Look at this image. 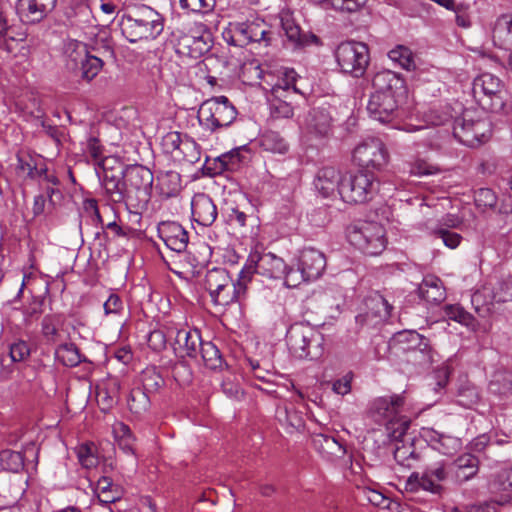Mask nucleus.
Here are the masks:
<instances>
[{"label":"nucleus","mask_w":512,"mask_h":512,"mask_svg":"<svg viewBox=\"0 0 512 512\" xmlns=\"http://www.w3.org/2000/svg\"><path fill=\"white\" fill-rule=\"evenodd\" d=\"M307 125L311 133L326 136L331 128V117L324 109H313L309 115Z\"/></svg>","instance_id":"37998d69"},{"label":"nucleus","mask_w":512,"mask_h":512,"mask_svg":"<svg viewBox=\"0 0 512 512\" xmlns=\"http://www.w3.org/2000/svg\"><path fill=\"white\" fill-rule=\"evenodd\" d=\"M453 135L462 144L476 147L490 137L491 123L487 118L480 117L476 111L465 109L454 120Z\"/></svg>","instance_id":"423d86ee"},{"label":"nucleus","mask_w":512,"mask_h":512,"mask_svg":"<svg viewBox=\"0 0 512 512\" xmlns=\"http://www.w3.org/2000/svg\"><path fill=\"white\" fill-rule=\"evenodd\" d=\"M193 220L202 226L212 225L217 218V208L213 200L201 193L193 197L191 202Z\"/></svg>","instance_id":"cd10ccee"},{"label":"nucleus","mask_w":512,"mask_h":512,"mask_svg":"<svg viewBox=\"0 0 512 512\" xmlns=\"http://www.w3.org/2000/svg\"><path fill=\"white\" fill-rule=\"evenodd\" d=\"M489 489L499 496L498 502L501 504L512 500V469L498 472L489 483Z\"/></svg>","instance_id":"473e14b6"},{"label":"nucleus","mask_w":512,"mask_h":512,"mask_svg":"<svg viewBox=\"0 0 512 512\" xmlns=\"http://www.w3.org/2000/svg\"><path fill=\"white\" fill-rule=\"evenodd\" d=\"M290 354L297 359H317L324 352V336L307 323L292 324L286 333Z\"/></svg>","instance_id":"7ed1b4c3"},{"label":"nucleus","mask_w":512,"mask_h":512,"mask_svg":"<svg viewBox=\"0 0 512 512\" xmlns=\"http://www.w3.org/2000/svg\"><path fill=\"white\" fill-rule=\"evenodd\" d=\"M9 355L13 362H21L30 356V348L27 342L18 340L9 346Z\"/></svg>","instance_id":"338daca9"},{"label":"nucleus","mask_w":512,"mask_h":512,"mask_svg":"<svg viewBox=\"0 0 512 512\" xmlns=\"http://www.w3.org/2000/svg\"><path fill=\"white\" fill-rule=\"evenodd\" d=\"M450 468L445 462H436L422 472H413L407 479L406 489L411 492L424 490L432 494L440 495L444 491L442 482L447 480Z\"/></svg>","instance_id":"f8f14e48"},{"label":"nucleus","mask_w":512,"mask_h":512,"mask_svg":"<svg viewBox=\"0 0 512 512\" xmlns=\"http://www.w3.org/2000/svg\"><path fill=\"white\" fill-rule=\"evenodd\" d=\"M17 171L30 179H37L46 173L47 167L39 158L30 154H17Z\"/></svg>","instance_id":"e433bc0d"},{"label":"nucleus","mask_w":512,"mask_h":512,"mask_svg":"<svg viewBox=\"0 0 512 512\" xmlns=\"http://www.w3.org/2000/svg\"><path fill=\"white\" fill-rule=\"evenodd\" d=\"M61 319L59 315H45L41 322L42 335L48 343H55L59 336Z\"/></svg>","instance_id":"864d4df0"},{"label":"nucleus","mask_w":512,"mask_h":512,"mask_svg":"<svg viewBox=\"0 0 512 512\" xmlns=\"http://www.w3.org/2000/svg\"><path fill=\"white\" fill-rule=\"evenodd\" d=\"M488 393L498 400L508 399L512 396V372L506 369H497L491 375L487 387Z\"/></svg>","instance_id":"c85d7f7f"},{"label":"nucleus","mask_w":512,"mask_h":512,"mask_svg":"<svg viewBox=\"0 0 512 512\" xmlns=\"http://www.w3.org/2000/svg\"><path fill=\"white\" fill-rule=\"evenodd\" d=\"M103 146L100 140L94 136H90L85 145L84 153L87 158L94 163L96 168L106 165V158L103 155Z\"/></svg>","instance_id":"8fccbe9b"},{"label":"nucleus","mask_w":512,"mask_h":512,"mask_svg":"<svg viewBox=\"0 0 512 512\" xmlns=\"http://www.w3.org/2000/svg\"><path fill=\"white\" fill-rule=\"evenodd\" d=\"M344 181V174L334 166H324L316 174L314 185L323 197H331L336 193L340 195V186Z\"/></svg>","instance_id":"bb28decb"},{"label":"nucleus","mask_w":512,"mask_h":512,"mask_svg":"<svg viewBox=\"0 0 512 512\" xmlns=\"http://www.w3.org/2000/svg\"><path fill=\"white\" fill-rule=\"evenodd\" d=\"M393 341L401 346L402 351L410 352L420 364L432 363L428 340L415 330L400 331L394 334Z\"/></svg>","instance_id":"2eb2a0df"},{"label":"nucleus","mask_w":512,"mask_h":512,"mask_svg":"<svg viewBox=\"0 0 512 512\" xmlns=\"http://www.w3.org/2000/svg\"><path fill=\"white\" fill-rule=\"evenodd\" d=\"M349 243L366 255L376 256L386 248L383 226L377 222L359 221L346 230Z\"/></svg>","instance_id":"20e7f679"},{"label":"nucleus","mask_w":512,"mask_h":512,"mask_svg":"<svg viewBox=\"0 0 512 512\" xmlns=\"http://www.w3.org/2000/svg\"><path fill=\"white\" fill-rule=\"evenodd\" d=\"M259 141L261 147L271 153L285 154L289 150L288 141L277 131H265Z\"/></svg>","instance_id":"79ce46f5"},{"label":"nucleus","mask_w":512,"mask_h":512,"mask_svg":"<svg viewBox=\"0 0 512 512\" xmlns=\"http://www.w3.org/2000/svg\"><path fill=\"white\" fill-rule=\"evenodd\" d=\"M124 178L129 189V195L135 191L143 201H148L154 181L153 173L143 165H132L125 169Z\"/></svg>","instance_id":"a211bd4d"},{"label":"nucleus","mask_w":512,"mask_h":512,"mask_svg":"<svg viewBox=\"0 0 512 512\" xmlns=\"http://www.w3.org/2000/svg\"><path fill=\"white\" fill-rule=\"evenodd\" d=\"M169 338L173 339L172 347L175 354L181 358H197L202 345L200 331L197 329L168 328Z\"/></svg>","instance_id":"dca6fc26"},{"label":"nucleus","mask_w":512,"mask_h":512,"mask_svg":"<svg viewBox=\"0 0 512 512\" xmlns=\"http://www.w3.org/2000/svg\"><path fill=\"white\" fill-rule=\"evenodd\" d=\"M420 435L432 449L446 456L454 455L462 447L460 438L440 433L433 428H422Z\"/></svg>","instance_id":"393cba45"},{"label":"nucleus","mask_w":512,"mask_h":512,"mask_svg":"<svg viewBox=\"0 0 512 512\" xmlns=\"http://www.w3.org/2000/svg\"><path fill=\"white\" fill-rule=\"evenodd\" d=\"M365 305L367 311L355 317L356 324L360 327H376L378 324L388 320L393 309V306L389 304L387 299L378 292L370 295L366 299Z\"/></svg>","instance_id":"4468645a"},{"label":"nucleus","mask_w":512,"mask_h":512,"mask_svg":"<svg viewBox=\"0 0 512 512\" xmlns=\"http://www.w3.org/2000/svg\"><path fill=\"white\" fill-rule=\"evenodd\" d=\"M167 337H169L168 331L157 329L150 332L147 342L152 350L160 352L166 348Z\"/></svg>","instance_id":"774afa93"},{"label":"nucleus","mask_w":512,"mask_h":512,"mask_svg":"<svg viewBox=\"0 0 512 512\" xmlns=\"http://www.w3.org/2000/svg\"><path fill=\"white\" fill-rule=\"evenodd\" d=\"M103 65L104 62L100 56L88 52L87 57L83 59V63L78 68L81 78L88 82L93 80L102 70Z\"/></svg>","instance_id":"49530a36"},{"label":"nucleus","mask_w":512,"mask_h":512,"mask_svg":"<svg viewBox=\"0 0 512 512\" xmlns=\"http://www.w3.org/2000/svg\"><path fill=\"white\" fill-rule=\"evenodd\" d=\"M444 314L449 320L458 322L464 326H471L474 322L472 314L459 305H446Z\"/></svg>","instance_id":"bf43d9fd"},{"label":"nucleus","mask_w":512,"mask_h":512,"mask_svg":"<svg viewBox=\"0 0 512 512\" xmlns=\"http://www.w3.org/2000/svg\"><path fill=\"white\" fill-rule=\"evenodd\" d=\"M141 384L140 388L151 395L164 385V379L155 368H147L141 374Z\"/></svg>","instance_id":"5fc2aeb1"},{"label":"nucleus","mask_w":512,"mask_h":512,"mask_svg":"<svg viewBox=\"0 0 512 512\" xmlns=\"http://www.w3.org/2000/svg\"><path fill=\"white\" fill-rule=\"evenodd\" d=\"M492 40L496 47L504 50L512 49V14L500 15L494 24Z\"/></svg>","instance_id":"c756f323"},{"label":"nucleus","mask_w":512,"mask_h":512,"mask_svg":"<svg viewBox=\"0 0 512 512\" xmlns=\"http://www.w3.org/2000/svg\"><path fill=\"white\" fill-rule=\"evenodd\" d=\"M389 153L379 138H369L359 143L353 151V160L361 168L381 170L386 166Z\"/></svg>","instance_id":"ddd939ff"},{"label":"nucleus","mask_w":512,"mask_h":512,"mask_svg":"<svg viewBox=\"0 0 512 512\" xmlns=\"http://www.w3.org/2000/svg\"><path fill=\"white\" fill-rule=\"evenodd\" d=\"M378 188L379 183L372 173L362 170L346 173L340 186V197L349 204H363L373 199Z\"/></svg>","instance_id":"6e6552de"},{"label":"nucleus","mask_w":512,"mask_h":512,"mask_svg":"<svg viewBox=\"0 0 512 512\" xmlns=\"http://www.w3.org/2000/svg\"><path fill=\"white\" fill-rule=\"evenodd\" d=\"M233 32L234 41L238 45H246L252 42H265L268 45L271 41V32L262 20L237 23Z\"/></svg>","instance_id":"6ab92c4d"},{"label":"nucleus","mask_w":512,"mask_h":512,"mask_svg":"<svg viewBox=\"0 0 512 512\" xmlns=\"http://www.w3.org/2000/svg\"><path fill=\"white\" fill-rule=\"evenodd\" d=\"M394 459L402 467L412 468L419 460V454L416 452L413 444L396 445L394 449Z\"/></svg>","instance_id":"de8ad7c7"},{"label":"nucleus","mask_w":512,"mask_h":512,"mask_svg":"<svg viewBox=\"0 0 512 512\" xmlns=\"http://www.w3.org/2000/svg\"><path fill=\"white\" fill-rule=\"evenodd\" d=\"M95 170L111 201L121 203L129 197V189L124 178L125 170L108 169L106 165Z\"/></svg>","instance_id":"f3484780"},{"label":"nucleus","mask_w":512,"mask_h":512,"mask_svg":"<svg viewBox=\"0 0 512 512\" xmlns=\"http://www.w3.org/2000/svg\"><path fill=\"white\" fill-rule=\"evenodd\" d=\"M449 467L454 481L462 485L477 476L480 460L476 455L465 452L455 458Z\"/></svg>","instance_id":"b1692460"},{"label":"nucleus","mask_w":512,"mask_h":512,"mask_svg":"<svg viewBox=\"0 0 512 512\" xmlns=\"http://www.w3.org/2000/svg\"><path fill=\"white\" fill-rule=\"evenodd\" d=\"M176 157L189 164L197 163L201 157V148L196 141L187 135L184 136V142Z\"/></svg>","instance_id":"3c124183"},{"label":"nucleus","mask_w":512,"mask_h":512,"mask_svg":"<svg viewBox=\"0 0 512 512\" xmlns=\"http://www.w3.org/2000/svg\"><path fill=\"white\" fill-rule=\"evenodd\" d=\"M54 354L56 360L67 367H75L84 361L78 347L72 342L60 344Z\"/></svg>","instance_id":"a19ab883"},{"label":"nucleus","mask_w":512,"mask_h":512,"mask_svg":"<svg viewBox=\"0 0 512 512\" xmlns=\"http://www.w3.org/2000/svg\"><path fill=\"white\" fill-rule=\"evenodd\" d=\"M158 185L161 194L171 197L180 190V175L174 171H168L158 177Z\"/></svg>","instance_id":"603ef678"},{"label":"nucleus","mask_w":512,"mask_h":512,"mask_svg":"<svg viewBox=\"0 0 512 512\" xmlns=\"http://www.w3.org/2000/svg\"><path fill=\"white\" fill-rule=\"evenodd\" d=\"M122 35L131 43L156 39L164 29V18L156 10L142 6L124 14L120 20Z\"/></svg>","instance_id":"f257e3e1"},{"label":"nucleus","mask_w":512,"mask_h":512,"mask_svg":"<svg viewBox=\"0 0 512 512\" xmlns=\"http://www.w3.org/2000/svg\"><path fill=\"white\" fill-rule=\"evenodd\" d=\"M295 81L296 72L293 69L286 70L284 72V77L279 79L273 87L279 86L282 90H284V95H288V97L291 98L292 95L300 93L295 86Z\"/></svg>","instance_id":"69168bd1"},{"label":"nucleus","mask_w":512,"mask_h":512,"mask_svg":"<svg viewBox=\"0 0 512 512\" xmlns=\"http://www.w3.org/2000/svg\"><path fill=\"white\" fill-rule=\"evenodd\" d=\"M229 273L224 268H214L207 271L204 279V287L209 292L211 301L214 300L220 289L230 280Z\"/></svg>","instance_id":"58836bf2"},{"label":"nucleus","mask_w":512,"mask_h":512,"mask_svg":"<svg viewBox=\"0 0 512 512\" xmlns=\"http://www.w3.org/2000/svg\"><path fill=\"white\" fill-rule=\"evenodd\" d=\"M7 9L0 3V53L10 55L19 48L18 39L11 35Z\"/></svg>","instance_id":"72a5a7b5"},{"label":"nucleus","mask_w":512,"mask_h":512,"mask_svg":"<svg viewBox=\"0 0 512 512\" xmlns=\"http://www.w3.org/2000/svg\"><path fill=\"white\" fill-rule=\"evenodd\" d=\"M278 417L280 421L285 422L286 425L291 429L290 432L294 430L299 431L304 428V420L302 414L298 412L293 406L284 407L283 411L278 410Z\"/></svg>","instance_id":"13d9d810"},{"label":"nucleus","mask_w":512,"mask_h":512,"mask_svg":"<svg viewBox=\"0 0 512 512\" xmlns=\"http://www.w3.org/2000/svg\"><path fill=\"white\" fill-rule=\"evenodd\" d=\"M199 355L204 365L211 370L221 369L224 364L220 350L211 341L202 342Z\"/></svg>","instance_id":"c03bdc74"},{"label":"nucleus","mask_w":512,"mask_h":512,"mask_svg":"<svg viewBox=\"0 0 512 512\" xmlns=\"http://www.w3.org/2000/svg\"><path fill=\"white\" fill-rule=\"evenodd\" d=\"M246 293V285L243 282H233L231 279L220 289L218 296L214 298V305L227 306L240 301Z\"/></svg>","instance_id":"c9c22d12"},{"label":"nucleus","mask_w":512,"mask_h":512,"mask_svg":"<svg viewBox=\"0 0 512 512\" xmlns=\"http://www.w3.org/2000/svg\"><path fill=\"white\" fill-rule=\"evenodd\" d=\"M472 91L474 97L483 108L496 113L510 114L512 108L504 101L503 82L493 74L484 73L473 81Z\"/></svg>","instance_id":"0eeeda50"},{"label":"nucleus","mask_w":512,"mask_h":512,"mask_svg":"<svg viewBox=\"0 0 512 512\" xmlns=\"http://www.w3.org/2000/svg\"><path fill=\"white\" fill-rule=\"evenodd\" d=\"M272 96L270 100V114L274 119L290 118L294 114L292 99L284 95V90L279 86L272 87Z\"/></svg>","instance_id":"2f4dec72"},{"label":"nucleus","mask_w":512,"mask_h":512,"mask_svg":"<svg viewBox=\"0 0 512 512\" xmlns=\"http://www.w3.org/2000/svg\"><path fill=\"white\" fill-rule=\"evenodd\" d=\"M281 26L288 42L295 48L305 46L310 42H318L316 35L302 33L300 27L288 14L281 17Z\"/></svg>","instance_id":"7c9ffc66"},{"label":"nucleus","mask_w":512,"mask_h":512,"mask_svg":"<svg viewBox=\"0 0 512 512\" xmlns=\"http://www.w3.org/2000/svg\"><path fill=\"white\" fill-rule=\"evenodd\" d=\"M475 203L479 208L495 209L497 205V196L489 188H481L475 192Z\"/></svg>","instance_id":"0e129e2a"},{"label":"nucleus","mask_w":512,"mask_h":512,"mask_svg":"<svg viewBox=\"0 0 512 512\" xmlns=\"http://www.w3.org/2000/svg\"><path fill=\"white\" fill-rule=\"evenodd\" d=\"M335 59L342 73L360 78L369 65V48L363 42L345 41L337 46Z\"/></svg>","instance_id":"1a4fd4ad"},{"label":"nucleus","mask_w":512,"mask_h":512,"mask_svg":"<svg viewBox=\"0 0 512 512\" xmlns=\"http://www.w3.org/2000/svg\"><path fill=\"white\" fill-rule=\"evenodd\" d=\"M388 57L407 71L413 70L416 67L412 51L404 45H397L391 49L388 52Z\"/></svg>","instance_id":"09e8293b"},{"label":"nucleus","mask_w":512,"mask_h":512,"mask_svg":"<svg viewBox=\"0 0 512 512\" xmlns=\"http://www.w3.org/2000/svg\"><path fill=\"white\" fill-rule=\"evenodd\" d=\"M150 405V395L145 390L135 387L130 391L128 407L132 413L141 415L149 410Z\"/></svg>","instance_id":"a18cd8bd"},{"label":"nucleus","mask_w":512,"mask_h":512,"mask_svg":"<svg viewBox=\"0 0 512 512\" xmlns=\"http://www.w3.org/2000/svg\"><path fill=\"white\" fill-rule=\"evenodd\" d=\"M292 271L284 260L273 253L251 252L241 273H257L269 279H284Z\"/></svg>","instance_id":"9b49d317"},{"label":"nucleus","mask_w":512,"mask_h":512,"mask_svg":"<svg viewBox=\"0 0 512 512\" xmlns=\"http://www.w3.org/2000/svg\"><path fill=\"white\" fill-rule=\"evenodd\" d=\"M180 7L193 13H207L214 8L215 0H179Z\"/></svg>","instance_id":"e2e57ef3"},{"label":"nucleus","mask_w":512,"mask_h":512,"mask_svg":"<svg viewBox=\"0 0 512 512\" xmlns=\"http://www.w3.org/2000/svg\"><path fill=\"white\" fill-rule=\"evenodd\" d=\"M398 101L399 99L390 94L373 92L367 104V111L373 119L381 123H388L396 115Z\"/></svg>","instance_id":"aec40b11"},{"label":"nucleus","mask_w":512,"mask_h":512,"mask_svg":"<svg viewBox=\"0 0 512 512\" xmlns=\"http://www.w3.org/2000/svg\"><path fill=\"white\" fill-rule=\"evenodd\" d=\"M197 117L203 128L216 132L235 121L237 110L226 96H216L202 102Z\"/></svg>","instance_id":"39448f33"},{"label":"nucleus","mask_w":512,"mask_h":512,"mask_svg":"<svg viewBox=\"0 0 512 512\" xmlns=\"http://www.w3.org/2000/svg\"><path fill=\"white\" fill-rule=\"evenodd\" d=\"M0 462L4 469L19 472L24 467V456L21 452L6 449L0 452Z\"/></svg>","instance_id":"4d7b16f0"},{"label":"nucleus","mask_w":512,"mask_h":512,"mask_svg":"<svg viewBox=\"0 0 512 512\" xmlns=\"http://www.w3.org/2000/svg\"><path fill=\"white\" fill-rule=\"evenodd\" d=\"M314 443L319 447L321 453L341 456L344 455V447L332 436L317 435L314 439Z\"/></svg>","instance_id":"6e6d98bb"},{"label":"nucleus","mask_w":512,"mask_h":512,"mask_svg":"<svg viewBox=\"0 0 512 512\" xmlns=\"http://www.w3.org/2000/svg\"><path fill=\"white\" fill-rule=\"evenodd\" d=\"M418 295L428 303H439L445 298L442 281L433 275L424 277L418 287Z\"/></svg>","instance_id":"f704fd0d"},{"label":"nucleus","mask_w":512,"mask_h":512,"mask_svg":"<svg viewBox=\"0 0 512 512\" xmlns=\"http://www.w3.org/2000/svg\"><path fill=\"white\" fill-rule=\"evenodd\" d=\"M57 0H18L17 13L29 24L42 21L56 6Z\"/></svg>","instance_id":"4be33fe9"},{"label":"nucleus","mask_w":512,"mask_h":512,"mask_svg":"<svg viewBox=\"0 0 512 512\" xmlns=\"http://www.w3.org/2000/svg\"><path fill=\"white\" fill-rule=\"evenodd\" d=\"M199 31L204 30L200 36H186L183 38L185 47L189 48V54L192 57L201 56L203 53L209 51L211 45V34L204 24L199 25Z\"/></svg>","instance_id":"ea45409f"},{"label":"nucleus","mask_w":512,"mask_h":512,"mask_svg":"<svg viewBox=\"0 0 512 512\" xmlns=\"http://www.w3.org/2000/svg\"><path fill=\"white\" fill-rule=\"evenodd\" d=\"M246 153H248L246 146L234 148L215 158L212 163L208 162L205 169L211 176L222 174L225 171H236L241 164L248 160Z\"/></svg>","instance_id":"412c9836"},{"label":"nucleus","mask_w":512,"mask_h":512,"mask_svg":"<svg viewBox=\"0 0 512 512\" xmlns=\"http://www.w3.org/2000/svg\"><path fill=\"white\" fill-rule=\"evenodd\" d=\"M404 403L402 395L394 394L376 398L371 404L372 416L376 421L385 422V430L391 441L401 442L410 426L408 418L399 416Z\"/></svg>","instance_id":"f03ea898"},{"label":"nucleus","mask_w":512,"mask_h":512,"mask_svg":"<svg viewBox=\"0 0 512 512\" xmlns=\"http://www.w3.org/2000/svg\"><path fill=\"white\" fill-rule=\"evenodd\" d=\"M87 46L77 40H69L64 47V55L66 58V67L71 71L78 70L83 59L88 54Z\"/></svg>","instance_id":"4c0bfd02"},{"label":"nucleus","mask_w":512,"mask_h":512,"mask_svg":"<svg viewBox=\"0 0 512 512\" xmlns=\"http://www.w3.org/2000/svg\"><path fill=\"white\" fill-rule=\"evenodd\" d=\"M458 402L465 407H472L480 400L477 387L470 383L461 385L458 389Z\"/></svg>","instance_id":"052dcab7"},{"label":"nucleus","mask_w":512,"mask_h":512,"mask_svg":"<svg viewBox=\"0 0 512 512\" xmlns=\"http://www.w3.org/2000/svg\"><path fill=\"white\" fill-rule=\"evenodd\" d=\"M374 92L381 94H390L399 99L406 92L405 80L400 74L391 70H382L377 72L372 81Z\"/></svg>","instance_id":"a878e982"},{"label":"nucleus","mask_w":512,"mask_h":512,"mask_svg":"<svg viewBox=\"0 0 512 512\" xmlns=\"http://www.w3.org/2000/svg\"><path fill=\"white\" fill-rule=\"evenodd\" d=\"M183 142L184 137H182L180 132L171 131L164 135L161 144L166 153L173 154L176 157Z\"/></svg>","instance_id":"680f3d73"},{"label":"nucleus","mask_w":512,"mask_h":512,"mask_svg":"<svg viewBox=\"0 0 512 512\" xmlns=\"http://www.w3.org/2000/svg\"><path fill=\"white\" fill-rule=\"evenodd\" d=\"M158 235L172 251L181 253L187 248L188 232L177 222L164 221L158 225Z\"/></svg>","instance_id":"5701e85b"},{"label":"nucleus","mask_w":512,"mask_h":512,"mask_svg":"<svg viewBox=\"0 0 512 512\" xmlns=\"http://www.w3.org/2000/svg\"><path fill=\"white\" fill-rule=\"evenodd\" d=\"M326 268L325 255L314 248H305L302 250L299 260L298 269L288 273L286 286L297 287L302 281H311L318 279Z\"/></svg>","instance_id":"9d476101"}]
</instances>
